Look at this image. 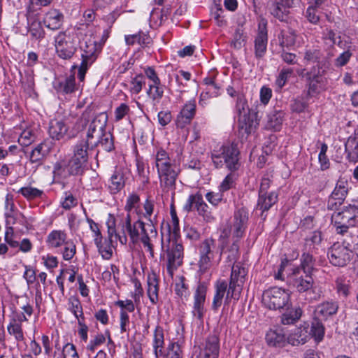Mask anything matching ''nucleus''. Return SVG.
<instances>
[{
  "label": "nucleus",
  "mask_w": 358,
  "mask_h": 358,
  "mask_svg": "<svg viewBox=\"0 0 358 358\" xmlns=\"http://www.w3.org/2000/svg\"><path fill=\"white\" fill-rule=\"evenodd\" d=\"M152 159L157 169L162 192L165 194L171 192L173 199L176 182L180 173L179 167L176 165L175 160L171 159L169 153L162 148L156 149Z\"/></svg>",
  "instance_id": "1"
},
{
  "label": "nucleus",
  "mask_w": 358,
  "mask_h": 358,
  "mask_svg": "<svg viewBox=\"0 0 358 358\" xmlns=\"http://www.w3.org/2000/svg\"><path fill=\"white\" fill-rule=\"evenodd\" d=\"M92 142L80 139L72 148V156L68 162L67 170L69 175H82L86 169L90 156L94 150Z\"/></svg>",
  "instance_id": "2"
},
{
  "label": "nucleus",
  "mask_w": 358,
  "mask_h": 358,
  "mask_svg": "<svg viewBox=\"0 0 358 358\" xmlns=\"http://www.w3.org/2000/svg\"><path fill=\"white\" fill-rule=\"evenodd\" d=\"M239 150L236 144L224 145L211 152V159L216 169H220L224 165L230 171H236L240 166Z\"/></svg>",
  "instance_id": "3"
},
{
  "label": "nucleus",
  "mask_w": 358,
  "mask_h": 358,
  "mask_svg": "<svg viewBox=\"0 0 358 358\" xmlns=\"http://www.w3.org/2000/svg\"><path fill=\"white\" fill-rule=\"evenodd\" d=\"M236 111L238 115L239 129L247 134L252 132L259 124L258 113L250 111L243 95H238Z\"/></svg>",
  "instance_id": "4"
},
{
  "label": "nucleus",
  "mask_w": 358,
  "mask_h": 358,
  "mask_svg": "<svg viewBox=\"0 0 358 358\" xmlns=\"http://www.w3.org/2000/svg\"><path fill=\"white\" fill-rule=\"evenodd\" d=\"M46 244L50 249H57L64 247L62 251L63 259L70 261L76 253V246L74 243L68 239L64 230H52L46 238Z\"/></svg>",
  "instance_id": "5"
},
{
  "label": "nucleus",
  "mask_w": 358,
  "mask_h": 358,
  "mask_svg": "<svg viewBox=\"0 0 358 358\" xmlns=\"http://www.w3.org/2000/svg\"><path fill=\"white\" fill-rule=\"evenodd\" d=\"M162 251L161 257L166 260L167 271L171 275H173V271L182 264L184 257V248L181 243L177 241L171 242L167 248L164 249V239L162 238Z\"/></svg>",
  "instance_id": "6"
},
{
  "label": "nucleus",
  "mask_w": 358,
  "mask_h": 358,
  "mask_svg": "<svg viewBox=\"0 0 358 358\" xmlns=\"http://www.w3.org/2000/svg\"><path fill=\"white\" fill-rule=\"evenodd\" d=\"M290 301L289 290L273 287L262 294V303L270 310H280L287 307Z\"/></svg>",
  "instance_id": "7"
},
{
  "label": "nucleus",
  "mask_w": 358,
  "mask_h": 358,
  "mask_svg": "<svg viewBox=\"0 0 358 358\" xmlns=\"http://www.w3.org/2000/svg\"><path fill=\"white\" fill-rule=\"evenodd\" d=\"M304 274V275H301L300 268H292V273H290L292 278V285L299 293H306V300L309 301H316L319 296L315 294L313 290L314 280L312 274Z\"/></svg>",
  "instance_id": "8"
},
{
  "label": "nucleus",
  "mask_w": 358,
  "mask_h": 358,
  "mask_svg": "<svg viewBox=\"0 0 358 358\" xmlns=\"http://www.w3.org/2000/svg\"><path fill=\"white\" fill-rule=\"evenodd\" d=\"M355 245L345 240L343 244L335 243L329 249L327 255L330 263L335 266H344L349 262L352 256Z\"/></svg>",
  "instance_id": "9"
},
{
  "label": "nucleus",
  "mask_w": 358,
  "mask_h": 358,
  "mask_svg": "<svg viewBox=\"0 0 358 358\" xmlns=\"http://www.w3.org/2000/svg\"><path fill=\"white\" fill-rule=\"evenodd\" d=\"M199 259L198 261L199 271L206 273L213 266L216 252V242L212 238L203 240L198 246Z\"/></svg>",
  "instance_id": "10"
},
{
  "label": "nucleus",
  "mask_w": 358,
  "mask_h": 358,
  "mask_svg": "<svg viewBox=\"0 0 358 358\" xmlns=\"http://www.w3.org/2000/svg\"><path fill=\"white\" fill-rule=\"evenodd\" d=\"M55 50L59 57L70 59L77 50L76 38L67 31H61L55 37Z\"/></svg>",
  "instance_id": "11"
},
{
  "label": "nucleus",
  "mask_w": 358,
  "mask_h": 358,
  "mask_svg": "<svg viewBox=\"0 0 358 358\" xmlns=\"http://www.w3.org/2000/svg\"><path fill=\"white\" fill-rule=\"evenodd\" d=\"M357 210L358 208L355 205L350 204L342 211L334 212L331 215V222L336 227L338 234H342L350 226H355Z\"/></svg>",
  "instance_id": "12"
},
{
  "label": "nucleus",
  "mask_w": 358,
  "mask_h": 358,
  "mask_svg": "<svg viewBox=\"0 0 358 358\" xmlns=\"http://www.w3.org/2000/svg\"><path fill=\"white\" fill-rule=\"evenodd\" d=\"M122 230V235L119 236V241L122 245L127 243V234L130 238L132 243L136 244L140 241V236L145 231V224L144 222L140 219L131 224V215L129 213L127 215L122 223L120 224Z\"/></svg>",
  "instance_id": "13"
},
{
  "label": "nucleus",
  "mask_w": 358,
  "mask_h": 358,
  "mask_svg": "<svg viewBox=\"0 0 358 358\" xmlns=\"http://www.w3.org/2000/svg\"><path fill=\"white\" fill-rule=\"evenodd\" d=\"M248 222V211L245 208H241L236 210L234 214L233 222L230 226L229 231L224 229L222 232L226 237H228L229 233H231L232 240L240 241L243 238Z\"/></svg>",
  "instance_id": "14"
},
{
  "label": "nucleus",
  "mask_w": 358,
  "mask_h": 358,
  "mask_svg": "<svg viewBox=\"0 0 358 358\" xmlns=\"http://www.w3.org/2000/svg\"><path fill=\"white\" fill-rule=\"evenodd\" d=\"M108 115L106 113H100L90 123L86 136L83 140L88 142L96 141L106 131Z\"/></svg>",
  "instance_id": "15"
},
{
  "label": "nucleus",
  "mask_w": 358,
  "mask_h": 358,
  "mask_svg": "<svg viewBox=\"0 0 358 358\" xmlns=\"http://www.w3.org/2000/svg\"><path fill=\"white\" fill-rule=\"evenodd\" d=\"M220 352V339L217 334L208 336L200 346L197 358H218Z\"/></svg>",
  "instance_id": "16"
},
{
  "label": "nucleus",
  "mask_w": 358,
  "mask_h": 358,
  "mask_svg": "<svg viewBox=\"0 0 358 358\" xmlns=\"http://www.w3.org/2000/svg\"><path fill=\"white\" fill-rule=\"evenodd\" d=\"M267 22L262 19L258 24L257 34L255 38V55L258 59H262L267 50L268 34L266 29Z\"/></svg>",
  "instance_id": "17"
},
{
  "label": "nucleus",
  "mask_w": 358,
  "mask_h": 358,
  "mask_svg": "<svg viewBox=\"0 0 358 358\" xmlns=\"http://www.w3.org/2000/svg\"><path fill=\"white\" fill-rule=\"evenodd\" d=\"M304 76L307 81L308 94L309 96H313L315 94H318L324 90L326 80L319 69L317 70L315 67H313Z\"/></svg>",
  "instance_id": "18"
},
{
  "label": "nucleus",
  "mask_w": 358,
  "mask_h": 358,
  "mask_svg": "<svg viewBox=\"0 0 358 358\" xmlns=\"http://www.w3.org/2000/svg\"><path fill=\"white\" fill-rule=\"evenodd\" d=\"M207 287L204 283H199L194 294V303L192 306V315L199 320H202L206 310L204 304L206 301Z\"/></svg>",
  "instance_id": "19"
},
{
  "label": "nucleus",
  "mask_w": 358,
  "mask_h": 358,
  "mask_svg": "<svg viewBox=\"0 0 358 358\" xmlns=\"http://www.w3.org/2000/svg\"><path fill=\"white\" fill-rule=\"evenodd\" d=\"M196 101L191 99L181 108L176 117V124L178 128L182 129L189 124L196 115Z\"/></svg>",
  "instance_id": "20"
},
{
  "label": "nucleus",
  "mask_w": 358,
  "mask_h": 358,
  "mask_svg": "<svg viewBox=\"0 0 358 358\" xmlns=\"http://www.w3.org/2000/svg\"><path fill=\"white\" fill-rule=\"evenodd\" d=\"M310 338L309 324L307 322H303L288 336L287 343L292 345L297 346L305 344Z\"/></svg>",
  "instance_id": "21"
},
{
  "label": "nucleus",
  "mask_w": 358,
  "mask_h": 358,
  "mask_svg": "<svg viewBox=\"0 0 358 358\" xmlns=\"http://www.w3.org/2000/svg\"><path fill=\"white\" fill-rule=\"evenodd\" d=\"M64 22L63 13L57 9H50L44 15L43 22L49 29L55 31L61 28Z\"/></svg>",
  "instance_id": "22"
},
{
  "label": "nucleus",
  "mask_w": 358,
  "mask_h": 358,
  "mask_svg": "<svg viewBox=\"0 0 358 358\" xmlns=\"http://www.w3.org/2000/svg\"><path fill=\"white\" fill-rule=\"evenodd\" d=\"M69 127L63 120L53 119L50 121L48 133L53 140L59 141L67 135Z\"/></svg>",
  "instance_id": "23"
},
{
  "label": "nucleus",
  "mask_w": 358,
  "mask_h": 358,
  "mask_svg": "<svg viewBox=\"0 0 358 358\" xmlns=\"http://www.w3.org/2000/svg\"><path fill=\"white\" fill-rule=\"evenodd\" d=\"M148 289L147 294L152 304H156L159 301V279L155 272L148 274L147 277Z\"/></svg>",
  "instance_id": "24"
},
{
  "label": "nucleus",
  "mask_w": 358,
  "mask_h": 358,
  "mask_svg": "<svg viewBox=\"0 0 358 358\" xmlns=\"http://www.w3.org/2000/svg\"><path fill=\"white\" fill-rule=\"evenodd\" d=\"M228 283L224 280H219L215 284V294L212 309L216 311L222 305L224 295H227Z\"/></svg>",
  "instance_id": "25"
},
{
  "label": "nucleus",
  "mask_w": 358,
  "mask_h": 358,
  "mask_svg": "<svg viewBox=\"0 0 358 358\" xmlns=\"http://www.w3.org/2000/svg\"><path fill=\"white\" fill-rule=\"evenodd\" d=\"M322 243V232L320 231H315L310 235V236L305 238L303 250L312 253H317L321 248Z\"/></svg>",
  "instance_id": "26"
},
{
  "label": "nucleus",
  "mask_w": 358,
  "mask_h": 358,
  "mask_svg": "<svg viewBox=\"0 0 358 358\" xmlns=\"http://www.w3.org/2000/svg\"><path fill=\"white\" fill-rule=\"evenodd\" d=\"M266 341L269 345L282 347L287 342V338L281 329H270L266 334Z\"/></svg>",
  "instance_id": "27"
},
{
  "label": "nucleus",
  "mask_w": 358,
  "mask_h": 358,
  "mask_svg": "<svg viewBox=\"0 0 358 358\" xmlns=\"http://www.w3.org/2000/svg\"><path fill=\"white\" fill-rule=\"evenodd\" d=\"M338 306L332 301H326L319 304L315 310V315L317 318L327 319L329 316L336 313Z\"/></svg>",
  "instance_id": "28"
},
{
  "label": "nucleus",
  "mask_w": 358,
  "mask_h": 358,
  "mask_svg": "<svg viewBox=\"0 0 358 358\" xmlns=\"http://www.w3.org/2000/svg\"><path fill=\"white\" fill-rule=\"evenodd\" d=\"M125 185L124 171L122 169H116L110 178L108 187L113 194L119 192Z\"/></svg>",
  "instance_id": "29"
},
{
  "label": "nucleus",
  "mask_w": 358,
  "mask_h": 358,
  "mask_svg": "<svg viewBox=\"0 0 358 358\" xmlns=\"http://www.w3.org/2000/svg\"><path fill=\"white\" fill-rule=\"evenodd\" d=\"M55 89L58 93L62 94H69L74 92L77 90L74 74H71L63 80L58 82L55 85Z\"/></svg>",
  "instance_id": "30"
},
{
  "label": "nucleus",
  "mask_w": 358,
  "mask_h": 358,
  "mask_svg": "<svg viewBox=\"0 0 358 358\" xmlns=\"http://www.w3.org/2000/svg\"><path fill=\"white\" fill-rule=\"evenodd\" d=\"M278 200V194L276 192H271L266 195H259L257 208L262 213L268 210Z\"/></svg>",
  "instance_id": "31"
},
{
  "label": "nucleus",
  "mask_w": 358,
  "mask_h": 358,
  "mask_svg": "<svg viewBox=\"0 0 358 358\" xmlns=\"http://www.w3.org/2000/svg\"><path fill=\"white\" fill-rule=\"evenodd\" d=\"M313 254L314 253L303 250V253L300 259L301 264L299 267L301 268V272L303 271V273L312 274L315 270V259L313 257Z\"/></svg>",
  "instance_id": "32"
},
{
  "label": "nucleus",
  "mask_w": 358,
  "mask_h": 358,
  "mask_svg": "<svg viewBox=\"0 0 358 358\" xmlns=\"http://www.w3.org/2000/svg\"><path fill=\"white\" fill-rule=\"evenodd\" d=\"M164 345V334L163 328L159 325L155 327L153 334L152 347L156 358H159L162 355Z\"/></svg>",
  "instance_id": "33"
},
{
  "label": "nucleus",
  "mask_w": 358,
  "mask_h": 358,
  "mask_svg": "<svg viewBox=\"0 0 358 358\" xmlns=\"http://www.w3.org/2000/svg\"><path fill=\"white\" fill-rule=\"evenodd\" d=\"M345 148L349 161L356 163L358 161V140L355 134L348 138L345 144Z\"/></svg>",
  "instance_id": "34"
},
{
  "label": "nucleus",
  "mask_w": 358,
  "mask_h": 358,
  "mask_svg": "<svg viewBox=\"0 0 358 358\" xmlns=\"http://www.w3.org/2000/svg\"><path fill=\"white\" fill-rule=\"evenodd\" d=\"M303 315V310L300 306H296L287 310L281 315V323L284 325L294 324L298 322Z\"/></svg>",
  "instance_id": "35"
},
{
  "label": "nucleus",
  "mask_w": 358,
  "mask_h": 358,
  "mask_svg": "<svg viewBox=\"0 0 358 358\" xmlns=\"http://www.w3.org/2000/svg\"><path fill=\"white\" fill-rule=\"evenodd\" d=\"M101 49V46L99 43L94 40L89 39L85 41V46H81V50L83 51L82 56L95 61Z\"/></svg>",
  "instance_id": "36"
},
{
  "label": "nucleus",
  "mask_w": 358,
  "mask_h": 358,
  "mask_svg": "<svg viewBox=\"0 0 358 358\" xmlns=\"http://www.w3.org/2000/svg\"><path fill=\"white\" fill-rule=\"evenodd\" d=\"M232 244L224 251L223 246L221 248V251L218 255L219 262L221 260L222 254H227V260L229 263H233L238 259L239 257V242L236 241L235 240H232Z\"/></svg>",
  "instance_id": "37"
},
{
  "label": "nucleus",
  "mask_w": 358,
  "mask_h": 358,
  "mask_svg": "<svg viewBox=\"0 0 358 358\" xmlns=\"http://www.w3.org/2000/svg\"><path fill=\"white\" fill-rule=\"evenodd\" d=\"M270 13L281 22L287 20L289 15V8L282 6L279 1H273L269 6Z\"/></svg>",
  "instance_id": "38"
},
{
  "label": "nucleus",
  "mask_w": 358,
  "mask_h": 358,
  "mask_svg": "<svg viewBox=\"0 0 358 358\" xmlns=\"http://www.w3.org/2000/svg\"><path fill=\"white\" fill-rule=\"evenodd\" d=\"M91 144L92 147H94V148L101 145L103 149L107 152H110L114 149L113 136L110 132H106V131L96 139V141H93Z\"/></svg>",
  "instance_id": "39"
},
{
  "label": "nucleus",
  "mask_w": 358,
  "mask_h": 358,
  "mask_svg": "<svg viewBox=\"0 0 358 358\" xmlns=\"http://www.w3.org/2000/svg\"><path fill=\"white\" fill-rule=\"evenodd\" d=\"M94 241L101 257L104 259H110L113 255L112 241L103 240V238L100 239V237L94 238Z\"/></svg>",
  "instance_id": "40"
},
{
  "label": "nucleus",
  "mask_w": 358,
  "mask_h": 358,
  "mask_svg": "<svg viewBox=\"0 0 358 358\" xmlns=\"http://www.w3.org/2000/svg\"><path fill=\"white\" fill-rule=\"evenodd\" d=\"M8 333L14 337L17 342H22L24 341V335L22 326L17 322L15 317H13L8 325L7 326Z\"/></svg>",
  "instance_id": "41"
},
{
  "label": "nucleus",
  "mask_w": 358,
  "mask_h": 358,
  "mask_svg": "<svg viewBox=\"0 0 358 358\" xmlns=\"http://www.w3.org/2000/svg\"><path fill=\"white\" fill-rule=\"evenodd\" d=\"M248 274L247 268L241 265L240 264H233L231 268V273L230 275V280L235 281L237 285H244L245 278Z\"/></svg>",
  "instance_id": "42"
},
{
  "label": "nucleus",
  "mask_w": 358,
  "mask_h": 358,
  "mask_svg": "<svg viewBox=\"0 0 358 358\" xmlns=\"http://www.w3.org/2000/svg\"><path fill=\"white\" fill-rule=\"evenodd\" d=\"M247 41V34L242 26H238L233 35L231 41V46L239 50L245 46Z\"/></svg>",
  "instance_id": "43"
},
{
  "label": "nucleus",
  "mask_w": 358,
  "mask_h": 358,
  "mask_svg": "<svg viewBox=\"0 0 358 358\" xmlns=\"http://www.w3.org/2000/svg\"><path fill=\"white\" fill-rule=\"evenodd\" d=\"M237 284L238 283L235 281L230 280L227 289V295L224 301L225 304H229L230 299L235 301L239 299L243 285L241 284H238V285Z\"/></svg>",
  "instance_id": "44"
},
{
  "label": "nucleus",
  "mask_w": 358,
  "mask_h": 358,
  "mask_svg": "<svg viewBox=\"0 0 358 358\" xmlns=\"http://www.w3.org/2000/svg\"><path fill=\"white\" fill-rule=\"evenodd\" d=\"M309 332L310 333V338L313 337L315 342L319 343L323 339L325 330L319 318L313 319Z\"/></svg>",
  "instance_id": "45"
},
{
  "label": "nucleus",
  "mask_w": 358,
  "mask_h": 358,
  "mask_svg": "<svg viewBox=\"0 0 358 358\" xmlns=\"http://www.w3.org/2000/svg\"><path fill=\"white\" fill-rule=\"evenodd\" d=\"M124 38L125 42L128 45H133L136 43L142 46L147 45L151 41L150 36L142 31H139L136 34L127 35L125 36Z\"/></svg>",
  "instance_id": "46"
},
{
  "label": "nucleus",
  "mask_w": 358,
  "mask_h": 358,
  "mask_svg": "<svg viewBox=\"0 0 358 358\" xmlns=\"http://www.w3.org/2000/svg\"><path fill=\"white\" fill-rule=\"evenodd\" d=\"M280 45L289 48L295 43L296 34L292 29L282 30L278 36Z\"/></svg>",
  "instance_id": "47"
},
{
  "label": "nucleus",
  "mask_w": 358,
  "mask_h": 358,
  "mask_svg": "<svg viewBox=\"0 0 358 358\" xmlns=\"http://www.w3.org/2000/svg\"><path fill=\"white\" fill-rule=\"evenodd\" d=\"M48 148L45 143H39L32 150L29 155V159L31 163L41 162L48 154Z\"/></svg>",
  "instance_id": "48"
},
{
  "label": "nucleus",
  "mask_w": 358,
  "mask_h": 358,
  "mask_svg": "<svg viewBox=\"0 0 358 358\" xmlns=\"http://www.w3.org/2000/svg\"><path fill=\"white\" fill-rule=\"evenodd\" d=\"M284 120V113L282 110H274L268 115L267 125L270 128L278 130Z\"/></svg>",
  "instance_id": "49"
},
{
  "label": "nucleus",
  "mask_w": 358,
  "mask_h": 358,
  "mask_svg": "<svg viewBox=\"0 0 358 358\" xmlns=\"http://www.w3.org/2000/svg\"><path fill=\"white\" fill-rule=\"evenodd\" d=\"M159 358H182V350L180 345L176 343H170L166 351L162 350V355Z\"/></svg>",
  "instance_id": "50"
},
{
  "label": "nucleus",
  "mask_w": 358,
  "mask_h": 358,
  "mask_svg": "<svg viewBox=\"0 0 358 358\" xmlns=\"http://www.w3.org/2000/svg\"><path fill=\"white\" fill-rule=\"evenodd\" d=\"M147 94L152 99L153 104L159 103L164 95V90L160 85L150 84Z\"/></svg>",
  "instance_id": "51"
},
{
  "label": "nucleus",
  "mask_w": 358,
  "mask_h": 358,
  "mask_svg": "<svg viewBox=\"0 0 358 358\" xmlns=\"http://www.w3.org/2000/svg\"><path fill=\"white\" fill-rule=\"evenodd\" d=\"M348 181L344 179L340 178L338 180V182L336 185V187L331 195L335 196L336 198H339V199H341V200L344 201L345 196L348 194Z\"/></svg>",
  "instance_id": "52"
},
{
  "label": "nucleus",
  "mask_w": 358,
  "mask_h": 358,
  "mask_svg": "<svg viewBox=\"0 0 358 358\" xmlns=\"http://www.w3.org/2000/svg\"><path fill=\"white\" fill-rule=\"evenodd\" d=\"M238 178V175L235 171H231L226 176L219 186V191L224 193L234 187L236 185V181Z\"/></svg>",
  "instance_id": "53"
},
{
  "label": "nucleus",
  "mask_w": 358,
  "mask_h": 358,
  "mask_svg": "<svg viewBox=\"0 0 358 358\" xmlns=\"http://www.w3.org/2000/svg\"><path fill=\"white\" fill-rule=\"evenodd\" d=\"M143 209L145 212L143 213V217L150 222L149 224H155L157 223V215H155L154 218H152L155 209V201L148 198L143 203Z\"/></svg>",
  "instance_id": "54"
},
{
  "label": "nucleus",
  "mask_w": 358,
  "mask_h": 358,
  "mask_svg": "<svg viewBox=\"0 0 358 358\" xmlns=\"http://www.w3.org/2000/svg\"><path fill=\"white\" fill-rule=\"evenodd\" d=\"M29 32L31 37L41 41L45 37V33L40 21L34 20L29 25Z\"/></svg>",
  "instance_id": "55"
},
{
  "label": "nucleus",
  "mask_w": 358,
  "mask_h": 358,
  "mask_svg": "<svg viewBox=\"0 0 358 358\" xmlns=\"http://www.w3.org/2000/svg\"><path fill=\"white\" fill-rule=\"evenodd\" d=\"M68 309L76 317H78V315L79 314V316L83 319V307L78 298L73 296L69 297L68 301Z\"/></svg>",
  "instance_id": "56"
},
{
  "label": "nucleus",
  "mask_w": 358,
  "mask_h": 358,
  "mask_svg": "<svg viewBox=\"0 0 358 358\" xmlns=\"http://www.w3.org/2000/svg\"><path fill=\"white\" fill-rule=\"evenodd\" d=\"M196 209L199 215L202 216L206 222H211L213 220V217L209 211L208 205L204 202L202 195L200 196Z\"/></svg>",
  "instance_id": "57"
},
{
  "label": "nucleus",
  "mask_w": 358,
  "mask_h": 358,
  "mask_svg": "<svg viewBox=\"0 0 358 358\" xmlns=\"http://www.w3.org/2000/svg\"><path fill=\"white\" fill-rule=\"evenodd\" d=\"M17 192L29 200L41 197L43 194V191L32 187H23Z\"/></svg>",
  "instance_id": "58"
},
{
  "label": "nucleus",
  "mask_w": 358,
  "mask_h": 358,
  "mask_svg": "<svg viewBox=\"0 0 358 358\" xmlns=\"http://www.w3.org/2000/svg\"><path fill=\"white\" fill-rule=\"evenodd\" d=\"M294 71L292 68L283 67L279 73L275 80V84L279 88L285 86L288 79L292 75Z\"/></svg>",
  "instance_id": "59"
},
{
  "label": "nucleus",
  "mask_w": 358,
  "mask_h": 358,
  "mask_svg": "<svg viewBox=\"0 0 358 358\" xmlns=\"http://www.w3.org/2000/svg\"><path fill=\"white\" fill-rule=\"evenodd\" d=\"M150 229V234L148 233L146 229L141 233L140 236V241L142 242L143 246L152 243V239L156 238L157 236V231L155 227V224H148Z\"/></svg>",
  "instance_id": "60"
},
{
  "label": "nucleus",
  "mask_w": 358,
  "mask_h": 358,
  "mask_svg": "<svg viewBox=\"0 0 358 358\" xmlns=\"http://www.w3.org/2000/svg\"><path fill=\"white\" fill-rule=\"evenodd\" d=\"M324 40L325 43L329 45H338L342 47L343 41H341V36L337 35L332 30H327L324 34Z\"/></svg>",
  "instance_id": "61"
},
{
  "label": "nucleus",
  "mask_w": 358,
  "mask_h": 358,
  "mask_svg": "<svg viewBox=\"0 0 358 358\" xmlns=\"http://www.w3.org/2000/svg\"><path fill=\"white\" fill-rule=\"evenodd\" d=\"M145 84V78L142 75H137L131 81L130 91L131 93L138 94Z\"/></svg>",
  "instance_id": "62"
},
{
  "label": "nucleus",
  "mask_w": 358,
  "mask_h": 358,
  "mask_svg": "<svg viewBox=\"0 0 358 358\" xmlns=\"http://www.w3.org/2000/svg\"><path fill=\"white\" fill-rule=\"evenodd\" d=\"M322 57L321 51L315 48L306 50L304 55V59L312 63L320 62Z\"/></svg>",
  "instance_id": "63"
},
{
  "label": "nucleus",
  "mask_w": 358,
  "mask_h": 358,
  "mask_svg": "<svg viewBox=\"0 0 358 358\" xmlns=\"http://www.w3.org/2000/svg\"><path fill=\"white\" fill-rule=\"evenodd\" d=\"M67 165L65 161H59L56 162L53 166V174L55 177L65 178L67 176L68 170Z\"/></svg>",
  "instance_id": "64"
}]
</instances>
